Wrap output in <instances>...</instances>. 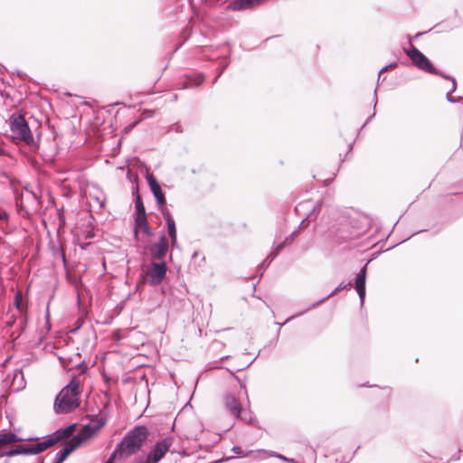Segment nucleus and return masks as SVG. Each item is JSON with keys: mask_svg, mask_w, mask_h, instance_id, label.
<instances>
[{"mask_svg": "<svg viewBox=\"0 0 463 463\" xmlns=\"http://www.w3.org/2000/svg\"><path fill=\"white\" fill-rule=\"evenodd\" d=\"M74 430V425L64 430H59L46 439L35 444L18 445L14 449L0 451V457L12 458L17 455H37L53 446L58 441L70 437Z\"/></svg>", "mask_w": 463, "mask_h": 463, "instance_id": "nucleus-1", "label": "nucleus"}, {"mask_svg": "<svg viewBox=\"0 0 463 463\" xmlns=\"http://www.w3.org/2000/svg\"><path fill=\"white\" fill-rule=\"evenodd\" d=\"M80 382L76 378H72L56 396L53 404L54 411L58 414L71 412L80 406Z\"/></svg>", "mask_w": 463, "mask_h": 463, "instance_id": "nucleus-2", "label": "nucleus"}, {"mask_svg": "<svg viewBox=\"0 0 463 463\" xmlns=\"http://www.w3.org/2000/svg\"><path fill=\"white\" fill-rule=\"evenodd\" d=\"M147 437L148 430L146 426H136L117 445L115 449L116 453H119V458L121 459L136 454L141 449Z\"/></svg>", "mask_w": 463, "mask_h": 463, "instance_id": "nucleus-3", "label": "nucleus"}, {"mask_svg": "<svg viewBox=\"0 0 463 463\" xmlns=\"http://www.w3.org/2000/svg\"><path fill=\"white\" fill-rule=\"evenodd\" d=\"M103 425L104 421H99L96 425H85L77 435L66 441L64 448L55 454L52 463H62L72 451L90 439Z\"/></svg>", "mask_w": 463, "mask_h": 463, "instance_id": "nucleus-4", "label": "nucleus"}, {"mask_svg": "<svg viewBox=\"0 0 463 463\" xmlns=\"http://www.w3.org/2000/svg\"><path fill=\"white\" fill-rule=\"evenodd\" d=\"M9 127L12 132L13 139L17 142H24L27 146L35 148L37 144L30 130L28 123L24 117L18 113H14L9 118Z\"/></svg>", "mask_w": 463, "mask_h": 463, "instance_id": "nucleus-5", "label": "nucleus"}, {"mask_svg": "<svg viewBox=\"0 0 463 463\" xmlns=\"http://www.w3.org/2000/svg\"><path fill=\"white\" fill-rule=\"evenodd\" d=\"M173 444L170 438H165L156 442L145 458H138L140 463H158L167 453Z\"/></svg>", "mask_w": 463, "mask_h": 463, "instance_id": "nucleus-6", "label": "nucleus"}, {"mask_svg": "<svg viewBox=\"0 0 463 463\" xmlns=\"http://www.w3.org/2000/svg\"><path fill=\"white\" fill-rule=\"evenodd\" d=\"M406 53L419 69L431 74H441L432 66L428 58L414 46L411 45L410 49L406 51Z\"/></svg>", "mask_w": 463, "mask_h": 463, "instance_id": "nucleus-7", "label": "nucleus"}, {"mask_svg": "<svg viewBox=\"0 0 463 463\" xmlns=\"http://www.w3.org/2000/svg\"><path fill=\"white\" fill-rule=\"evenodd\" d=\"M166 270L165 262H152L150 268L146 272L149 283L154 286L160 284L165 277Z\"/></svg>", "mask_w": 463, "mask_h": 463, "instance_id": "nucleus-8", "label": "nucleus"}, {"mask_svg": "<svg viewBox=\"0 0 463 463\" xmlns=\"http://www.w3.org/2000/svg\"><path fill=\"white\" fill-rule=\"evenodd\" d=\"M36 439H38V438L23 437L19 435L16 431L4 429L0 430V449L14 443L22 441H31Z\"/></svg>", "mask_w": 463, "mask_h": 463, "instance_id": "nucleus-9", "label": "nucleus"}, {"mask_svg": "<svg viewBox=\"0 0 463 463\" xmlns=\"http://www.w3.org/2000/svg\"><path fill=\"white\" fill-rule=\"evenodd\" d=\"M146 179L153 195L156 198V203L159 207H163L165 203V197L157 180L151 174H148Z\"/></svg>", "mask_w": 463, "mask_h": 463, "instance_id": "nucleus-10", "label": "nucleus"}, {"mask_svg": "<svg viewBox=\"0 0 463 463\" xmlns=\"http://www.w3.org/2000/svg\"><path fill=\"white\" fill-rule=\"evenodd\" d=\"M168 241L165 236H161L157 243L151 246L150 251L154 260L162 259L167 252Z\"/></svg>", "mask_w": 463, "mask_h": 463, "instance_id": "nucleus-11", "label": "nucleus"}, {"mask_svg": "<svg viewBox=\"0 0 463 463\" xmlns=\"http://www.w3.org/2000/svg\"><path fill=\"white\" fill-rule=\"evenodd\" d=\"M224 404L226 409L236 418H241V406L240 402L237 401V399L231 394H228L224 398ZM243 420H247L246 418H243Z\"/></svg>", "mask_w": 463, "mask_h": 463, "instance_id": "nucleus-12", "label": "nucleus"}, {"mask_svg": "<svg viewBox=\"0 0 463 463\" xmlns=\"http://www.w3.org/2000/svg\"><path fill=\"white\" fill-rule=\"evenodd\" d=\"M365 280H366V266L359 272L355 279V290L359 296L361 304L364 303L365 298Z\"/></svg>", "mask_w": 463, "mask_h": 463, "instance_id": "nucleus-13", "label": "nucleus"}, {"mask_svg": "<svg viewBox=\"0 0 463 463\" xmlns=\"http://www.w3.org/2000/svg\"><path fill=\"white\" fill-rule=\"evenodd\" d=\"M257 5L253 0H235L229 4L228 7L234 11L250 9Z\"/></svg>", "mask_w": 463, "mask_h": 463, "instance_id": "nucleus-14", "label": "nucleus"}, {"mask_svg": "<svg viewBox=\"0 0 463 463\" xmlns=\"http://www.w3.org/2000/svg\"><path fill=\"white\" fill-rule=\"evenodd\" d=\"M256 453H258L260 455V458H269V457H277L280 459H282L283 461L285 462H288V463H297L294 459L292 458H288L280 454H277L276 452H272V451H268V450H265V449H259L257 451H255Z\"/></svg>", "mask_w": 463, "mask_h": 463, "instance_id": "nucleus-15", "label": "nucleus"}, {"mask_svg": "<svg viewBox=\"0 0 463 463\" xmlns=\"http://www.w3.org/2000/svg\"><path fill=\"white\" fill-rule=\"evenodd\" d=\"M136 222H137V228H136L137 230V229L142 230L147 235H151V231L146 222V216H137Z\"/></svg>", "mask_w": 463, "mask_h": 463, "instance_id": "nucleus-16", "label": "nucleus"}, {"mask_svg": "<svg viewBox=\"0 0 463 463\" xmlns=\"http://www.w3.org/2000/svg\"><path fill=\"white\" fill-rule=\"evenodd\" d=\"M167 225V231L168 234L171 238L172 246L175 247L177 242V234H176V228H175V222H170L169 223H166Z\"/></svg>", "mask_w": 463, "mask_h": 463, "instance_id": "nucleus-17", "label": "nucleus"}, {"mask_svg": "<svg viewBox=\"0 0 463 463\" xmlns=\"http://www.w3.org/2000/svg\"><path fill=\"white\" fill-rule=\"evenodd\" d=\"M351 286V283H346V284H340L337 288H335L329 295H327L326 297L323 298L322 299H320L319 301H317L316 304H314L312 307H315L317 305H318L319 303H322L324 300L327 299L328 298L337 294L338 292H340L341 290L348 288Z\"/></svg>", "mask_w": 463, "mask_h": 463, "instance_id": "nucleus-18", "label": "nucleus"}, {"mask_svg": "<svg viewBox=\"0 0 463 463\" xmlns=\"http://www.w3.org/2000/svg\"><path fill=\"white\" fill-rule=\"evenodd\" d=\"M92 189L95 191V194L92 196L91 192H90V196L96 201L99 206L102 207L104 204V198L102 193L99 192L96 186H92Z\"/></svg>", "mask_w": 463, "mask_h": 463, "instance_id": "nucleus-19", "label": "nucleus"}, {"mask_svg": "<svg viewBox=\"0 0 463 463\" xmlns=\"http://www.w3.org/2000/svg\"><path fill=\"white\" fill-rule=\"evenodd\" d=\"M440 76H442L443 78L445 79H448V80H450L452 81V86H451V89L447 93V99L449 101V102H455V99L451 97V93L454 92L456 90V88H457V84H456V81L454 79L449 77V76H446V75H443V74H440Z\"/></svg>", "mask_w": 463, "mask_h": 463, "instance_id": "nucleus-20", "label": "nucleus"}, {"mask_svg": "<svg viewBox=\"0 0 463 463\" xmlns=\"http://www.w3.org/2000/svg\"><path fill=\"white\" fill-rule=\"evenodd\" d=\"M136 210L137 212V216H146L145 206L139 195H137L136 199Z\"/></svg>", "mask_w": 463, "mask_h": 463, "instance_id": "nucleus-21", "label": "nucleus"}, {"mask_svg": "<svg viewBox=\"0 0 463 463\" xmlns=\"http://www.w3.org/2000/svg\"><path fill=\"white\" fill-rule=\"evenodd\" d=\"M309 206L312 207L314 211L316 210L315 205H313V203H311L310 202H303V203H298L296 206V211L300 212L301 210H303L307 207H309Z\"/></svg>", "mask_w": 463, "mask_h": 463, "instance_id": "nucleus-22", "label": "nucleus"}, {"mask_svg": "<svg viewBox=\"0 0 463 463\" xmlns=\"http://www.w3.org/2000/svg\"><path fill=\"white\" fill-rule=\"evenodd\" d=\"M161 208H162V215H163L165 222L169 223L170 222H175L171 213L166 209H165L163 207H161Z\"/></svg>", "mask_w": 463, "mask_h": 463, "instance_id": "nucleus-23", "label": "nucleus"}, {"mask_svg": "<svg viewBox=\"0 0 463 463\" xmlns=\"http://www.w3.org/2000/svg\"><path fill=\"white\" fill-rule=\"evenodd\" d=\"M14 305H15L16 308L21 312L22 311V307H21L22 298H21V295L19 293H17L15 295Z\"/></svg>", "mask_w": 463, "mask_h": 463, "instance_id": "nucleus-24", "label": "nucleus"}, {"mask_svg": "<svg viewBox=\"0 0 463 463\" xmlns=\"http://www.w3.org/2000/svg\"><path fill=\"white\" fill-rule=\"evenodd\" d=\"M203 75L202 74H198L195 76V79H194V83H191V86H199L203 81Z\"/></svg>", "mask_w": 463, "mask_h": 463, "instance_id": "nucleus-25", "label": "nucleus"}, {"mask_svg": "<svg viewBox=\"0 0 463 463\" xmlns=\"http://www.w3.org/2000/svg\"><path fill=\"white\" fill-rule=\"evenodd\" d=\"M116 458H119V453H116V450H114L106 463H114Z\"/></svg>", "mask_w": 463, "mask_h": 463, "instance_id": "nucleus-26", "label": "nucleus"}, {"mask_svg": "<svg viewBox=\"0 0 463 463\" xmlns=\"http://www.w3.org/2000/svg\"><path fill=\"white\" fill-rule=\"evenodd\" d=\"M284 247V243H280L279 245L277 246L276 250H275V252H274V255L272 256V258L269 260L268 264L269 265L272 260L275 258V256L279 253V251Z\"/></svg>", "mask_w": 463, "mask_h": 463, "instance_id": "nucleus-27", "label": "nucleus"}, {"mask_svg": "<svg viewBox=\"0 0 463 463\" xmlns=\"http://www.w3.org/2000/svg\"><path fill=\"white\" fill-rule=\"evenodd\" d=\"M8 214L5 212H0V221L1 220H7Z\"/></svg>", "mask_w": 463, "mask_h": 463, "instance_id": "nucleus-28", "label": "nucleus"}, {"mask_svg": "<svg viewBox=\"0 0 463 463\" xmlns=\"http://www.w3.org/2000/svg\"><path fill=\"white\" fill-rule=\"evenodd\" d=\"M232 450H233L236 454H241V448H240V447H237V446L233 447V448H232Z\"/></svg>", "mask_w": 463, "mask_h": 463, "instance_id": "nucleus-29", "label": "nucleus"}, {"mask_svg": "<svg viewBox=\"0 0 463 463\" xmlns=\"http://www.w3.org/2000/svg\"><path fill=\"white\" fill-rule=\"evenodd\" d=\"M387 68H388L387 66H386V67H383V68L380 71V72H379V75H378V76H379V77H381L382 73H383L385 70H387Z\"/></svg>", "mask_w": 463, "mask_h": 463, "instance_id": "nucleus-30", "label": "nucleus"}, {"mask_svg": "<svg viewBox=\"0 0 463 463\" xmlns=\"http://www.w3.org/2000/svg\"><path fill=\"white\" fill-rule=\"evenodd\" d=\"M257 5H260L264 0H253Z\"/></svg>", "mask_w": 463, "mask_h": 463, "instance_id": "nucleus-31", "label": "nucleus"}, {"mask_svg": "<svg viewBox=\"0 0 463 463\" xmlns=\"http://www.w3.org/2000/svg\"><path fill=\"white\" fill-rule=\"evenodd\" d=\"M222 71H223V69L220 71V73L218 74V76L215 78V80H217V78H218L221 74H222Z\"/></svg>", "mask_w": 463, "mask_h": 463, "instance_id": "nucleus-32", "label": "nucleus"}, {"mask_svg": "<svg viewBox=\"0 0 463 463\" xmlns=\"http://www.w3.org/2000/svg\"><path fill=\"white\" fill-rule=\"evenodd\" d=\"M4 153V149L2 147H0V155H3Z\"/></svg>", "mask_w": 463, "mask_h": 463, "instance_id": "nucleus-33", "label": "nucleus"}, {"mask_svg": "<svg viewBox=\"0 0 463 463\" xmlns=\"http://www.w3.org/2000/svg\"><path fill=\"white\" fill-rule=\"evenodd\" d=\"M253 452H254V451L250 450L247 454H244L243 456H247L248 454H250V453H253Z\"/></svg>", "mask_w": 463, "mask_h": 463, "instance_id": "nucleus-34", "label": "nucleus"}, {"mask_svg": "<svg viewBox=\"0 0 463 463\" xmlns=\"http://www.w3.org/2000/svg\"><path fill=\"white\" fill-rule=\"evenodd\" d=\"M284 325H286V322H283V323L279 324V326H282Z\"/></svg>", "mask_w": 463, "mask_h": 463, "instance_id": "nucleus-35", "label": "nucleus"}, {"mask_svg": "<svg viewBox=\"0 0 463 463\" xmlns=\"http://www.w3.org/2000/svg\"><path fill=\"white\" fill-rule=\"evenodd\" d=\"M284 325H286V322H283V323L279 324V326H282Z\"/></svg>", "mask_w": 463, "mask_h": 463, "instance_id": "nucleus-36", "label": "nucleus"}, {"mask_svg": "<svg viewBox=\"0 0 463 463\" xmlns=\"http://www.w3.org/2000/svg\"><path fill=\"white\" fill-rule=\"evenodd\" d=\"M284 325H286V322H283V323L279 324V326H282Z\"/></svg>", "mask_w": 463, "mask_h": 463, "instance_id": "nucleus-37", "label": "nucleus"}]
</instances>
